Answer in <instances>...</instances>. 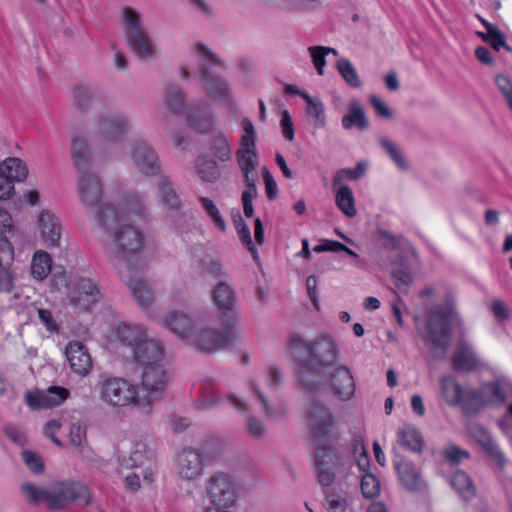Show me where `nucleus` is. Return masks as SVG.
<instances>
[{"mask_svg": "<svg viewBox=\"0 0 512 512\" xmlns=\"http://www.w3.org/2000/svg\"><path fill=\"white\" fill-rule=\"evenodd\" d=\"M131 129L129 118L116 111H107L95 118L87 131H77L70 140V154L77 171L87 170L93 160L90 145L104 149L124 137Z\"/></svg>", "mask_w": 512, "mask_h": 512, "instance_id": "nucleus-1", "label": "nucleus"}, {"mask_svg": "<svg viewBox=\"0 0 512 512\" xmlns=\"http://www.w3.org/2000/svg\"><path fill=\"white\" fill-rule=\"evenodd\" d=\"M289 350L298 362L302 382L308 386L309 370L320 373L334 366L340 357V347L336 339L327 332L320 333L312 341L298 333L290 335Z\"/></svg>", "mask_w": 512, "mask_h": 512, "instance_id": "nucleus-2", "label": "nucleus"}, {"mask_svg": "<svg viewBox=\"0 0 512 512\" xmlns=\"http://www.w3.org/2000/svg\"><path fill=\"white\" fill-rule=\"evenodd\" d=\"M146 211V206L140 197L133 195L117 205V222L110 227H102L106 231H112V247L110 257L114 261L129 262L137 255L143 246V235L139 229L130 224H125L127 218L139 217Z\"/></svg>", "mask_w": 512, "mask_h": 512, "instance_id": "nucleus-3", "label": "nucleus"}, {"mask_svg": "<svg viewBox=\"0 0 512 512\" xmlns=\"http://www.w3.org/2000/svg\"><path fill=\"white\" fill-rule=\"evenodd\" d=\"M25 502L32 506L44 505L50 510H64L72 502L87 506L91 502L89 488L77 481H54L46 486L25 482L20 487Z\"/></svg>", "mask_w": 512, "mask_h": 512, "instance_id": "nucleus-4", "label": "nucleus"}, {"mask_svg": "<svg viewBox=\"0 0 512 512\" xmlns=\"http://www.w3.org/2000/svg\"><path fill=\"white\" fill-rule=\"evenodd\" d=\"M116 337L129 349L130 358L138 369L167 363L164 342L150 337L145 326L121 323L116 328Z\"/></svg>", "mask_w": 512, "mask_h": 512, "instance_id": "nucleus-5", "label": "nucleus"}, {"mask_svg": "<svg viewBox=\"0 0 512 512\" xmlns=\"http://www.w3.org/2000/svg\"><path fill=\"white\" fill-rule=\"evenodd\" d=\"M243 135L240 139V148L237 151V162L243 173L246 189L242 192L243 212L246 217L253 216V200L257 196L256 182L258 174L256 167L258 165L255 139L256 131L253 123L249 119L242 120Z\"/></svg>", "mask_w": 512, "mask_h": 512, "instance_id": "nucleus-6", "label": "nucleus"}, {"mask_svg": "<svg viewBox=\"0 0 512 512\" xmlns=\"http://www.w3.org/2000/svg\"><path fill=\"white\" fill-rule=\"evenodd\" d=\"M453 324H461V319L451 305L438 306L430 313L422 338L434 359L446 356Z\"/></svg>", "mask_w": 512, "mask_h": 512, "instance_id": "nucleus-7", "label": "nucleus"}, {"mask_svg": "<svg viewBox=\"0 0 512 512\" xmlns=\"http://www.w3.org/2000/svg\"><path fill=\"white\" fill-rule=\"evenodd\" d=\"M77 193L81 203L93 210L101 227H110L117 222V205L101 202L102 184L99 177L87 170L79 171Z\"/></svg>", "mask_w": 512, "mask_h": 512, "instance_id": "nucleus-8", "label": "nucleus"}, {"mask_svg": "<svg viewBox=\"0 0 512 512\" xmlns=\"http://www.w3.org/2000/svg\"><path fill=\"white\" fill-rule=\"evenodd\" d=\"M196 53L202 61V80L206 94L212 100L233 108L234 99L229 83L213 70L224 67V62L201 44L196 46Z\"/></svg>", "mask_w": 512, "mask_h": 512, "instance_id": "nucleus-9", "label": "nucleus"}, {"mask_svg": "<svg viewBox=\"0 0 512 512\" xmlns=\"http://www.w3.org/2000/svg\"><path fill=\"white\" fill-rule=\"evenodd\" d=\"M100 400L110 408L133 407L140 410L139 388L121 377L101 376L98 383Z\"/></svg>", "mask_w": 512, "mask_h": 512, "instance_id": "nucleus-10", "label": "nucleus"}, {"mask_svg": "<svg viewBox=\"0 0 512 512\" xmlns=\"http://www.w3.org/2000/svg\"><path fill=\"white\" fill-rule=\"evenodd\" d=\"M140 376V397L138 406L144 413H150L153 405L160 400L170 380L167 363L148 366L139 369Z\"/></svg>", "mask_w": 512, "mask_h": 512, "instance_id": "nucleus-11", "label": "nucleus"}, {"mask_svg": "<svg viewBox=\"0 0 512 512\" xmlns=\"http://www.w3.org/2000/svg\"><path fill=\"white\" fill-rule=\"evenodd\" d=\"M126 40L134 53L142 59L151 58L156 53V45L142 25L141 17L132 8L122 11Z\"/></svg>", "mask_w": 512, "mask_h": 512, "instance_id": "nucleus-12", "label": "nucleus"}, {"mask_svg": "<svg viewBox=\"0 0 512 512\" xmlns=\"http://www.w3.org/2000/svg\"><path fill=\"white\" fill-rule=\"evenodd\" d=\"M208 505L232 509L238 500L237 488L233 479L225 473L211 475L205 485Z\"/></svg>", "mask_w": 512, "mask_h": 512, "instance_id": "nucleus-13", "label": "nucleus"}, {"mask_svg": "<svg viewBox=\"0 0 512 512\" xmlns=\"http://www.w3.org/2000/svg\"><path fill=\"white\" fill-rule=\"evenodd\" d=\"M206 457L197 448L185 447L178 452L174 460L176 477L187 483L199 481L205 472Z\"/></svg>", "mask_w": 512, "mask_h": 512, "instance_id": "nucleus-14", "label": "nucleus"}, {"mask_svg": "<svg viewBox=\"0 0 512 512\" xmlns=\"http://www.w3.org/2000/svg\"><path fill=\"white\" fill-rule=\"evenodd\" d=\"M129 159L141 175L152 177L161 175V162L157 152L145 141H134L129 149Z\"/></svg>", "mask_w": 512, "mask_h": 512, "instance_id": "nucleus-15", "label": "nucleus"}, {"mask_svg": "<svg viewBox=\"0 0 512 512\" xmlns=\"http://www.w3.org/2000/svg\"><path fill=\"white\" fill-rule=\"evenodd\" d=\"M306 421L311 434L319 440L334 435L336 423L331 410L317 400H311L306 410Z\"/></svg>", "mask_w": 512, "mask_h": 512, "instance_id": "nucleus-16", "label": "nucleus"}, {"mask_svg": "<svg viewBox=\"0 0 512 512\" xmlns=\"http://www.w3.org/2000/svg\"><path fill=\"white\" fill-rule=\"evenodd\" d=\"M227 329L217 331L212 328L196 329L193 338L188 343L197 346L205 352H215L219 349L227 347L236 339V333L233 329L234 325L227 323Z\"/></svg>", "mask_w": 512, "mask_h": 512, "instance_id": "nucleus-17", "label": "nucleus"}, {"mask_svg": "<svg viewBox=\"0 0 512 512\" xmlns=\"http://www.w3.org/2000/svg\"><path fill=\"white\" fill-rule=\"evenodd\" d=\"M69 297L78 309L89 310L99 300L100 290L91 279L79 278L69 283Z\"/></svg>", "mask_w": 512, "mask_h": 512, "instance_id": "nucleus-18", "label": "nucleus"}, {"mask_svg": "<svg viewBox=\"0 0 512 512\" xmlns=\"http://www.w3.org/2000/svg\"><path fill=\"white\" fill-rule=\"evenodd\" d=\"M154 452L149 449L143 441H136L130 451V455L128 458L123 459L121 465L126 469L145 467V470L142 471L143 478L148 483L153 481L154 477Z\"/></svg>", "mask_w": 512, "mask_h": 512, "instance_id": "nucleus-19", "label": "nucleus"}, {"mask_svg": "<svg viewBox=\"0 0 512 512\" xmlns=\"http://www.w3.org/2000/svg\"><path fill=\"white\" fill-rule=\"evenodd\" d=\"M162 325L174 334L178 339L188 342L193 338L197 329L196 321L181 310L167 312L162 318Z\"/></svg>", "mask_w": 512, "mask_h": 512, "instance_id": "nucleus-20", "label": "nucleus"}, {"mask_svg": "<svg viewBox=\"0 0 512 512\" xmlns=\"http://www.w3.org/2000/svg\"><path fill=\"white\" fill-rule=\"evenodd\" d=\"M213 301L221 312L222 318L230 325L238 320L237 298L234 289L226 282L218 283L213 289Z\"/></svg>", "mask_w": 512, "mask_h": 512, "instance_id": "nucleus-21", "label": "nucleus"}, {"mask_svg": "<svg viewBox=\"0 0 512 512\" xmlns=\"http://www.w3.org/2000/svg\"><path fill=\"white\" fill-rule=\"evenodd\" d=\"M69 390L63 387H50L46 391H28L25 394L26 404L33 410L52 408L61 405L68 397Z\"/></svg>", "mask_w": 512, "mask_h": 512, "instance_id": "nucleus-22", "label": "nucleus"}, {"mask_svg": "<svg viewBox=\"0 0 512 512\" xmlns=\"http://www.w3.org/2000/svg\"><path fill=\"white\" fill-rule=\"evenodd\" d=\"M439 383L441 397L449 406L463 405L465 407L468 397L479 399V395L475 390L463 389L453 376H442Z\"/></svg>", "mask_w": 512, "mask_h": 512, "instance_id": "nucleus-23", "label": "nucleus"}, {"mask_svg": "<svg viewBox=\"0 0 512 512\" xmlns=\"http://www.w3.org/2000/svg\"><path fill=\"white\" fill-rule=\"evenodd\" d=\"M330 389L333 396L339 401H349L354 397L356 383L351 370L346 365L339 366L333 371Z\"/></svg>", "mask_w": 512, "mask_h": 512, "instance_id": "nucleus-24", "label": "nucleus"}, {"mask_svg": "<svg viewBox=\"0 0 512 512\" xmlns=\"http://www.w3.org/2000/svg\"><path fill=\"white\" fill-rule=\"evenodd\" d=\"M70 369L80 377L90 374L93 364L87 348L79 341H70L65 347Z\"/></svg>", "mask_w": 512, "mask_h": 512, "instance_id": "nucleus-25", "label": "nucleus"}, {"mask_svg": "<svg viewBox=\"0 0 512 512\" xmlns=\"http://www.w3.org/2000/svg\"><path fill=\"white\" fill-rule=\"evenodd\" d=\"M36 231L47 247L58 245L61 236V224L52 211L47 209L40 211L36 221Z\"/></svg>", "mask_w": 512, "mask_h": 512, "instance_id": "nucleus-26", "label": "nucleus"}, {"mask_svg": "<svg viewBox=\"0 0 512 512\" xmlns=\"http://www.w3.org/2000/svg\"><path fill=\"white\" fill-rule=\"evenodd\" d=\"M455 371L468 372L481 365L480 357L473 346L465 340L458 342L451 359Z\"/></svg>", "mask_w": 512, "mask_h": 512, "instance_id": "nucleus-27", "label": "nucleus"}, {"mask_svg": "<svg viewBox=\"0 0 512 512\" xmlns=\"http://www.w3.org/2000/svg\"><path fill=\"white\" fill-rule=\"evenodd\" d=\"M14 259V248L7 239L0 240V293H10L14 287V277L10 266Z\"/></svg>", "mask_w": 512, "mask_h": 512, "instance_id": "nucleus-28", "label": "nucleus"}, {"mask_svg": "<svg viewBox=\"0 0 512 512\" xmlns=\"http://www.w3.org/2000/svg\"><path fill=\"white\" fill-rule=\"evenodd\" d=\"M336 455L331 449L316 452L317 477L321 485L329 486L335 479Z\"/></svg>", "mask_w": 512, "mask_h": 512, "instance_id": "nucleus-29", "label": "nucleus"}, {"mask_svg": "<svg viewBox=\"0 0 512 512\" xmlns=\"http://www.w3.org/2000/svg\"><path fill=\"white\" fill-rule=\"evenodd\" d=\"M342 126L346 130L357 128L364 131L369 127V121L361 102L358 99H352L347 105V113L342 117Z\"/></svg>", "mask_w": 512, "mask_h": 512, "instance_id": "nucleus-30", "label": "nucleus"}, {"mask_svg": "<svg viewBox=\"0 0 512 512\" xmlns=\"http://www.w3.org/2000/svg\"><path fill=\"white\" fill-rule=\"evenodd\" d=\"M471 433L482 448L493 458L499 467H504L507 463L506 457L497 445V443L491 438L489 433L481 426L473 425L471 427Z\"/></svg>", "mask_w": 512, "mask_h": 512, "instance_id": "nucleus-31", "label": "nucleus"}, {"mask_svg": "<svg viewBox=\"0 0 512 512\" xmlns=\"http://www.w3.org/2000/svg\"><path fill=\"white\" fill-rule=\"evenodd\" d=\"M324 506L328 512H354L352 495L340 488L326 492Z\"/></svg>", "mask_w": 512, "mask_h": 512, "instance_id": "nucleus-32", "label": "nucleus"}, {"mask_svg": "<svg viewBox=\"0 0 512 512\" xmlns=\"http://www.w3.org/2000/svg\"><path fill=\"white\" fill-rule=\"evenodd\" d=\"M301 97L306 102V114L309 123L314 129H322L326 126V114L323 101L319 97H312L308 93H301Z\"/></svg>", "mask_w": 512, "mask_h": 512, "instance_id": "nucleus-33", "label": "nucleus"}, {"mask_svg": "<svg viewBox=\"0 0 512 512\" xmlns=\"http://www.w3.org/2000/svg\"><path fill=\"white\" fill-rule=\"evenodd\" d=\"M395 468L401 483L406 489L415 491L420 488L422 484L420 473L411 462L400 460L395 462Z\"/></svg>", "mask_w": 512, "mask_h": 512, "instance_id": "nucleus-34", "label": "nucleus"}, {"mask_svg": "<svg viewBox=\"0 0 512 512\" xmlns=\"http://www.w3.org/2000/svg\"><path fill=\"white\" fill-rule=\"evenodd\" d=\"M0 173L13 182L23 181L28 175V169L19 158H7L0 164Z\"/></svg>", "mask_w": 512, "mask_h": 512, "instance_id": "nucleus-35", "label": "nucleus"}, {"mask_svg": "<svg viewBox=\"0 0 512 512\" xmlns=\"http://www.w3.org/2000/svg\"><path fill=\"white\" fill-rule=\"evenodd\" d=\"M398 441L413 452H421L423 439L421 433L412 425H404L397 433Z\"/></svg>", "mask_w": 512, "mask_h": 512, "instance_id": "nucleus-36", "label": "nucleus"}, {"mask_svg": "<svg viewBox=\"0 0 512 512\" xmlns=\"http://www.w3.org/2000/svg\"><path fill=\"white\" fill-rule=\"evenodd\" d=\"M335 202L339 210L347 217L356 215L357 209L353 191L348 186H341L335 190Z\"/></svg>", "mask_w": 512, "mask_h": 512, "instance_id": "nucleus-37", "label": "nucleus"}, {"mask_svg": "<svg viewBox=\"0 0 512 512\" xmlns=\"http://www.w3.org/2000/svg\"><path fill=\"white\" fill-rule=\"evenodd\" d=\"M52 260L45 251H36L32 258L31 273L37 280L45 279L51 271Z\"/></svg>", "mask_w": 512, "mask_h": 512, "instance_id": "nucleus-38", "label": "nucleus"}, {"mask_svg": "<svg viewBox=\"0 0 512 512\" xmlns=\"http://www.w3.org/2000/svg\"><path fill=\"white\" fill-rule=\"evenodd\" d=\"M158 192L161 200L169 209L177 210L180 208V200L169 179L160 175L158 178Z\"/></svg>", "mask_w": 512, "mask_h": 512, "instance_id": "nucleus-39", "label": "nucleus"}, {"mask_svg": "<svg viewBox=\"0 0 512 512\" xmlns=\"http://www.w3.org/2000/svg\"><path fill=\"white\" fill-rule=\"evenodd\" d=\"M379 144L400 170L408 169V161L406 160L402 149L397 143L387 137H381L379 139Z\"/></svg>", "mask_w": 512, "mask_h": 512, "instance_id": "nucleus-40", "label": "nucleus"}, {"mask_svg": "<svg viewBox=\"0 0 512 512\" xmlns=\"http://www.w3.org/2000/svg\"><path fill=\"white\" fill-rule=\"evenodd\" d=\"M128 286L138 305L144 309L148 308L153 301V292L149 286L141 280H133Z\"/></svg>", "mask_w": 512, "mask_h": 512, "instance_id": "nucleus-41", "label": "nucleus"}, {"mask_svg": "<svg viewBox=\"0 0 512 512\" xmlns=\"http://www.w3.org/2000/svg\"><path fill=\"white\" fill-rule=\"evenodd\" d=\"M451 486L464 499H470L475 495V487L470 477L463 471H456L451 478Z\"/></svg>", "mask_w": 512, "mask_h": 512, "instance_id": "nucleus-42", "label": "nucleus"}, {"mask_svg": "<svg viewBox=\"0 0 512 512\" xmlns=\"http://www.w3.org/2000/svg\"><path fill=\"white\" fill-rule=\"evenodd\" d=\"M336 68L348 85L353 88L361 86L359 75L349 59L339 58L336 62Z\"/></svg>", "mask_w": 512, "mask_h": 512, "instance_id": "nucleus-43", "label": "nucleus"}, {"mask_svg": "<svg viewBox=\"0 0 512 512\" xmlns=\"http://www.w3.org/2000/svg\"><path fill=\"white\" fill-rule=\"evenodd\" d=\"M197 173L206 182H214L220 176L216 161L208 160L205 157H200L197 160Z\"/></svg>", "mask_w": 512, "mask_h": 512, "instance_id": "nucleus-44", "label": "nucleus"}, {"mask_svg": "<svg viewBox=\"0 0 512 512\" xmlns=\"http://www.w3.org/2000/svg\"><path fill=\"white\" fill-rule=\"evenodd\" d=\"M164 102L169 111L174 114L180 113L184 108V97L180 88L177 86L167 87Z\"/></svg>", "mask_w": 512, "mask_h": 512, "instance_id": "nucleus-45", "label": "nucleus"}, {"mask_svg": "<svg viewBox=\"0 0 512 512\" xmlns=\"http://www.w3.org/2000/svg\"><path fill=\"white\" fill-rule=\"evenodd\" d=\"M360 488L364 498H375L380 494V481L374 474L366 472L361 476Z\"/></svg>", "mask_w": 512, "mask_h": 512, "instance_id": "nucleus-46", "label": "nucleus"}, {"mask_svg": "<svg viewBox=\"0 0 512 512\" xmlns=\"http://www.w3.org/2000/svg\"><path fill=\"white\" fill-rule=\"evenodd\" d=\"M211 149L220 161H228L231 159L232 148L231 145L223 134H217L213 137Z\"/></svg>", "mask_w": 512, "mask_h": 512, "instance_id": "nucleus-47", "label": "nucleus"}, {"mask_svg": "<svg viewBox=\"0 0 512 512\" xmlns=\"http://www.w3.org/2000/svg\"><path fill=\"white\" fill-rule=\"evenodd\" d=\"M199 201L215 227L222 232L226 231V222L215 203L207 197H200Z\"/></svg>", "mask_w": 512, "mask_h": 512, "instance_id": "nucleus-48", "label": "nucleus"}, {"mask_svg": "<svg viewBox=\"0 0 512 512\" xmlns=\"http://www.w3.org/2000/svg\"><path fill=\"white\" fill-rule=\"evenodd\" d=\"M233 221L240 240L243 242L244 245L247 246V248L253 254V258L257 259L258 254L256 248L253 245L249 227L245 224L239 213L237 214L236 217L233 218Z\"/></svg>", "mask_w": 512, "mask_h": 512, "instance_id": "nucleus-49", "label": "nucleus"}, {"mask_svg": "<svg viewBox=\"0 0 512 512\" xmlns=\"http://www.w3.org/2000/svg\"><path fill=\"white\" fill-rule=\"evenodd\" d=\"M199 269L203 275H211L214 277L224 276L222 263L213 257L206 256L199 262Z\"/></svg>", "mask_w": 512, "mask_h": 512, "instance_id": "nucleus-50", "label": "nucleus"}, {"mask_svg": "<svg viewBox=\"0 0 512 512\" xmlns=\"http://www.w3.org/2000/svg\"><path fill=\"white\" fill-rule=\"evenodd\" d=\"M326 46H309L307 51L310 55L312 63L319 75H324V68L326 66Z\"/></svg>", "mask_w": 512, "mask_h": 512, "instance_id": "nucleus-51", "label": "nucleus"}, {"mask_svg": "<svg viewBox=\"0 0 512 512\" xmlns=\"http://www.w3.org/2000/svg\"><path fill=\"white\" fill-rule=\"evenodd\" d=\"M96 91L88 86H77L74 89V98L79 108H86L95 98Z\"/></svg>", "mask_w": 512, "mask_h": 512, "instance_id": "nucleus-52", "label": "nucleus"}, {"mask_svg": "<svg viewBox=\"0 0 512 512\" xmlns=\"http://www.w3.org/2000/svg\"><path fill=\"white\" fill-rule=\"evenodd\" d=\"M21 455L24 463L34 474L43 473L44 463L40 455L30 450L22 451Z\"/></svg>", "mask_w": 512, "mask_h": 512, "instance_id": "nucleus-53", "label": "nucleus"}, {"mask_svg": "<svg viewBox=\"0 0 512 512\" xmlns=\"http://www.w3.org/2000/svg\"><path fill=\"white\" fill-rule=\"evenodd\" d=\"M487 35L484 40L487 41L496 51L506 46L504 36L492 25L485 23Z\"/></svg>", "mask_w": 512, "mask_h": 512, "instance_id": "nucleus-54", "label": "nucleus"}, {"mask_svg": "<svg viewBox=\"0 0 512 512\" xmlns=\"http://www.w3.org/2000/svg\"><path fill=\"white\" fill-rule=\"evenodd\" d=\"M495 83L500 90V92L503 94V96L506 98L509 108L512 111V80L510 77H508L505 74H500L495 78Z\"/></svg>", "mask_w": 512, "mask_h": 512, "instance_id": "nucleus-55", "label": "nucleus"}, {"mask_svg": "<svg viewBox=\"0 0 512 512\" xmlns=\"http://www.w3.org/2000/svg\"><path fill=\"white\" fill-rule=\"evenodd\" d=\"M321 0H289V9L294 12H310L317 9Z\"/></svg>", "mask_w": 512, "mask_h": 512, "instance_id": "nucleus-56", "label": "nucleus"}, {"mask_svg": "<svg viewBox=\"0 0 512 512\" xmlns=\"http://www.w3.org/2000/svg\"><path fill=\"white\" fill-rule=\"evenodd\" d=\"M369 101L373 108L375 109V112L378 116L386 119H391L393 117L392 109L379 97H377L376 95H371L369 97Z\"/></svg>", "mask_w": 512, "mask_h": 512, "instance_id": "nucleus-57", "label": "nucleus"}, {"mask_svg": "<svg viewBox=\"0 0 512 512\" xmlns=\"http://www.w3.org/2000/svg\"><path fill=\"white\" fill-rule=\"evenodd\" d=\"M262 175H263V181L265 184L266 196L270 200H272L277 196V193H278L277 183H276L274 177L272 176V174L269 172V170L266 167H264L262 169Z\"/></svg>", "mask_w": 512, "mask_h": 512, "instance_id": "nucleus-58", "label": "nucleus"}, {"mask_svg": "<svg viewBox=\"0 0 512 512\" xmlns=\"http://www.w3.org/2000/svg\"><path fill=\"white\" fill-rule=\"evenodd\" d=\"M246 433L251 438L260 439L265 435L266 428L262 421L250 418L247 422Z\"/></svg>", "mask_w": 512, "mask_h": 512, "instance_id": "nucleus-59", "label": "nucleus"}, {"mask_svg": "<svg viewBox=\"0 0 512 512\" xmlns=\"http://www.w3.org/2000/svg\"><path fill=\"white\" fill-rule=\"evenodd\" d=\"M491 312L499 321H505L510 317V309L500 299H495L492 301L490 306Z\"/></svg>", "mask_w": 512, "mask_h": 512, "instance_id": "nucleus-60", "label": "nucleus"}, {"mask_svg": "<svg viewBox=\"0 0 512 512\" xmlns=\"http://www.w3.org/2000/svg\"><path fill=\"white\" fill-rule=\"evenodd\" d=\"M445 457L452 463L458 464L463 459L469 458V453L456 445H449L445 449Z\"/></svg>", "mask_w": 512, "mask_h": 512, "instance_id": "nucleus-61", "label": "nucleus"}, {"mask_svg": "<svg viewBox=\"0 0 512 512\" xmlns=\"http://www.w3.org/2000/svg\"><path fill=\"white\" fill-rule=\"evenodd\" d=\"M70 442L77 447L82 446L86 441V431L80 424H72L69 430Z\"/></svg>", "mask_w": 512, "mask_h": 512, "instance_id": "nucleus-62", "label": "nucleus"}, {"mask_svg": "<svg viewBox=\"0 0 512 512\" xmlns=\"http://www.w3.org/2000/svg\"><path fill=\"white\" fill-rule=\"evenodd\" d=\"M281 128L283 136L288 140L294 139V125L292 118L287 110H284L281 115Z\"/></svg>", "mask_w": 512, "mask_h": 512, "instance_id": "nucleus-63", "label": "nucleus"}, {"mask_svg": "<svg viewBox=\"0 0 512 512\" xmlns=\"http://www.w3.org/2000/svg\"><path fill=\"white\" fill-rule=\"evenodd\" d=\"M38 317L40 322L45 326L47 331L51 333L58 332V326L53 319L52 313L47 309H38Z\"/></svg>", "mask_w": 512, "mask_h": 512, "instance_id": "nucleus-64", "label": "nucleus"}]
</instances>
